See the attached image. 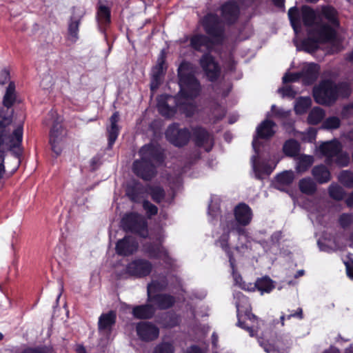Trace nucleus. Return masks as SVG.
<instances>
[{
	"label": "nucleus",
	"mask_w": 353,
	"mask_h": 353,
	"mask_svg": "<svg viewBox=\"0 0 353 353\" xmlns=\"http://www.w3.org/2000/svg\"><path fill=\"white\" fill-rule=\"evenodd\" d=\"M340 125V120L338 117H332L327 118L323 123V126L325 129H336Z\"/></svg>",
	"instance_id": "48"
},
{
	"label": "nucleus",
	"mask_w": 353,
	"mask_h": 353,
	"mask_svg": "<svg viewBox=\"0 0 353 353\" xmlns=\"http://www.w3.org/2000/svg\"><path fill=\"white\" fill-rule=\"evenodd\" d=\"M116 314L110 311L108 313L103 314L99 319V328L101 331L109 332L115 323Z\"/></svg>",
	"instance_id": "27"
},
{
	"label": "nucleus",
	"mask_w": 353,
	"mask_h": 353,
	"mask_svg": "<svg viewBox=\"0 0 353 353\" xmlns=\"http://www.w3.org/2000/svg\"><path fill=\"white\" fill-rule=\"evenodd\" d=\"M344 238L342 236H337L334 239L335 244V250H343L346 247V244L343 243ZM345 241L347 243V245L352 248H353V232H350L347 235L345 238Z\"/></svg>",
	"instance_id": "41"
},
{
	"label": "nucleus",
	"mask_w": 353,
	"mask_h": 353,
	"mask_svg": "<svg viewBox=\"0 0 353 353\" xmlns=\"http://www.w3.org/2000/svg\"><path fill=\"white\" fill-rule=\"evenodd\" d=\"M223 230H224V232L225 233H224L220 237V239L218 241V243L221 247V248L227 253L228 256L229 257V261H230V266L234 272V271L235 259L232 255V253L231 252V251L229 249L228 243V239H229V232H228L226 230H224L223 228Z\"/></svg>",
	"instance_id": "33"
},
{
	"label": "nucleus",
	"mask_w": 353,
	"mask_h": 353,
	"mask_svg": "<svg viewBox=\"0 0 353 353\" xmlns=\"http://www.w3.org/2000/svg\"><path fill=\"white\" fill-rule=\"evenodd\" d=\"M352 92L349 83L341 81L336 83L331 81H324L314 88L313 94L316 103L323 105L334 103L338 97L347 98Z\"/></svg>",
	"instance_id": "4"
},
{
	"label": "nucleus",
	"mask_w": 353,
	"mask_h": 353,
	"mask_svg": "<svg viewBox=\"0 0 353 353\" xmlns=\"http://www.w3.org/2000/svg\"><path fill=\"white\" fill-rule=\"evenodd\" d=\"M167 139L173 145L181 147L188 142L190 132L186 128H179L176 124L170 125L165 132Z\"/></svg>",
	"instance_id": "10"
},
{
	"label": "nucleus",
	"mask_w": 353,
	"mask_h": 353,
	"mask_svg": "<svg viewBox=\"0 0 353 353\" xmlns=\"http://www.w3.org/2000/svg\"><path fill=\"white\" fill-rule=\"evenodd\" d=\"M339 181L347 188L353 187V172L349 170H343L339 175Z\"/></svg>",
	"instance_id": "43"
},
{
	"label": "nucleus",
	"mask_w": 353,
	"mask_h": 353,
	"mask_svg": "<svg viewBox=\"0 0 353 353\" xmlns=\"http://www.w3.org/2000/svg\"><path fill=\"white\" fill-rule=\"evenodd\" d=\"M121 223L125 231L138 234L142 237L147 236V223L142 216L137 213H130L122 219Z\"/></svg>",
	"instance_id": "9"
},
{
	"label": "nucleus",
	"mask_w": 353,
	"mask_h": 353,
	"mask_svg": "<svg viewBox=\"0 0 353 353\" xmlns=\"http://www.w3.org/2000/svg\"><path fill=\"white\" fill-rule=\"evenodd\" d=\"M345 265L346 268V272L347 276L353 279V260H351L350 261L345 262Z\"/></svg>",
	"instance_id": "57"
},
{
	"label": "nucleus",
	"mask_w": 353,
	"mask_h": 353,
	"mask_svg": "<svg viewBox=\"0 0 353 353\" xmlns=\"http://www.w3.org/2000/svg\"><path fill=\"white\" fill-rule=\"evenodd\" d=\"M243 288L245 289V287ZM255 288H257L258 290L261 291V294L263 292L268 293L274 288V285L272 284V281L270 279L264 277L263 279H258L253 285L250 284V288H248L246 290L254 291Z\"/></svg>",
	"instance_id": "29"
},
{
	"label": "nucleus",
	"mask_w": 353,
	"mask_h": 353,
	"mask_svg": "<svg viewBox=\"0 0 353 353\" xmlns=\"http://www.w3.org/2000/svg\"><path fill=\"white\" fill-rule=\"evenodd\" d=\"M200 63L210 81L216 79L219 74V68L211 55L208 53L203 54Z\"/></svg>",
	"instance_id": "14"
},
{
	"label": "nucleus",
	"mask_w": 353,
	"mask_h": 353,
	"mask_svg": "<svg viewBox=\"0 0 353 353\" xmlns=\"http://www.w3.org/2000/svg\"><path fill=\"white\" fill-rule=\"evenodd\" d=\"M53 84V78L50 74L44 75L40 83L41 87L44 90H49L52 87Z\"/></svg>",
	"instance_id": "52"
},
{
	"label": "nucleus",
	"mask_w": 353,
	"mask_h": 353,
	"mask_svg": "<svg viewBox=\"0 0 353 353\" xmlns=\"http://www.w3.org/2000/svg\"><path fill=\"white\" fill-rule=\"evenodd\" d=\"M203 24L205 31L210 35L214 37H220L223 32V26L218 17L213 14H209L203 20Z\"/></svg>",
	"instance_id": "11"
},
{
	"label": "nucleus",
	"mask_w": 353,
	"mask_h": 353,
	"mask_svg": "<svg viewBox=\"0 0 353 353\" xmlns=\"http://www.w3.org/2000/svg\"><path fill=\"white\" fill-rule=\"evenodd\" d=\"M63 139V128L59 123H54L50 130V143L52 151L59 155L62 150L61 141Z\"/></svg>",
	"instance_id": "17"
},
{
	"label": "nucleus",
	"mask_w": 353,
	"mask_h": 353,
	"mask_svg": "<svg viewBox=\"0 0 353 353\" xmlns=\"http://www.w3.org/2000/svg\"><path fill=\"white\" fill-rule=\"evenodd\" d=\"M345 203L348 207L353 206V192L346 199Z\"/></svg>",
	"instance_id": "62"
},
{
	"label": "nucleus",
	"mask_w": 353,
	"mask_h": 353,
	"mask_svg": "<svg viewBox=\"0 0 353 353\" xmlns=\"http://www.w3.org/2000/svg\"><path fill=\"white\" fill-rule=\"evenodd\" d=\"M292 316H299L300 319H302L303 318L302 309L301 308H299L297 312H296L295 314L289 315L288 316V318L290 319Z\"/></svg>",
	"instance_id": "64"
},
{
	"label": "nucleus",
	"mask_w": 353,
	"mask_h": 353,
	"mask_svg": "<svg viewBox=\"0 0 353 353\" xmlns=\"http://www.w3.org/2000/svg\"><path fill=\"white\" fill-rule=\"evenodd\" d=\"M261 345L263 347L264 350L267 353H274L276 352H279V345H276V346L268 343H261Z\"/></svg>",
	"instance_id": "56"
},
{
	"label": "nucleus",
	"mask_w": 353,
	"mask_h": 353,
	"mask_svg": "<svg viewBox=\"0 0 353 353\" xmlns=\"http://www.w3.org/2000/svg\"><path fill=\"white\" fill-rule=\"evenodd\" d=\"M22 353H46L45 350L42 349H28L23 351Z\"/></svg>",
	"instance_id": "61"
},
{
	"label": "nucleus",
	"mask_w": 353,
	"mask_h": 353,
	"mask_svg": "<svg viewBox=\"0 0 353 353\" xmlns=\"http://www.w3.org/2000/svg\"><path fill=\"white\" fill-rule=\"evenodd\" d=\"M282 237V234L280 231H277L276 232H274L272 236H271V238H270V240H271V242L273 243V244H276L279 242V241L281 240Z\"/></svg>",
	"instance_id": "58"
},
{
	"label": "nucleus",
	"mask_w": 353,
	"mask_h": 353,
	"mask_svg": "<svg viewBox=\"0 0 353 353\" xmlns=\"http://www.w3.org/2000/svg\"><path fill=\"white\" fill-rule=\"evenodd\" d=\"M301 79V72L296 73H287L283 77V83L296 81Z\"/></svg>",
	"instance_id": "53"
},
{
	"label": "nucleus",
	"mask_w": 353,
	"mask_h": 353,
	"mask_svg": "<svg viewBox=\"0 0 353 353\" xmlns=\"http://www.w3.org/2000/svg\"><path fill=\"white\" fill-rule=\"evenodd\" d=\"M320 151L326 157L327 164L336 163L339 166L347 165L350 158L346 152L342 151L341 143L336 141L325 142L320 146Z\"/></svg>",
	"instance_id": "7"
},
{
	"label": "nucleus",
	"mask_w": 353,
	"mask_h": 353,
	"mask_svg": "<svg viewBox=\"0 0 353 353\" xmlns=\"http://www.w3.org/2000/svg\"><path fill=\"white\" fill-rule=\"evenodd\" d=\"M196 68L192 64L183 61L178 68L180 91L176 97L163 95L158 99L157 108L165 117H171L176 110L191 117L196 110L194 99L201 92V85L194 77Z\"/></svg>",
	"instance_id": "1"
},
{
	"label": "nucleus",
	"mask_w": 353,
	"mask_h": 353,
	"mask_svg": "<svg viewBox=\"0 0 353 353\" xmlns=\"http://www.w3.org/2000/svg\"><path fill=\"white\" fill-rule=\"evenodd\" d=\"M311 105V99L310 97H301L296 101L294 110L297 114H301L307 111Z\"/></svg>",
	"instance_id": "39"
},
{
	"label": "nucleus",
	"mask_w": 353,
	"mask_h": 353,
	"mask_svg": "<svg viewBox=\"0 0 353 353\" xmlns=\"http://www.w3.org/2000/svg\"><path fill=\"white\" fill-rule=\"evenodd\" d=\"M235 250L241 254H244L248 250V245L245 243H241V245L235 246Z\"/></svg>",
	"instance_id": "60"
},
{
	"label": "nucleus",
	"mask_w": 353,
	"mask_h": 353,
	"mask_svg": "<svg viewBox=\"0 0 353 353\" xmlns=\"http://www.w3.org/2000/svg\"><path fill=\"white\" fill-rule=\"evenodd\" d=\"M145 192L150 194L152 199L157 203H161L165 197V190L159 185H148L146 188Z\"/></svg>",
	"instance_id": "35"
},
{
	"label": "nucleus",
	"mask_w": 353,
	"mask_h": 353,
	"mask_svg": "<svg viewBox=\"0 0 353 353\" xmlns=\"http://www.w3.org/2000/svg\"><path fill=\"white\" fill-rule=\"evenodd\" d=\"M145 249L150 257L160 259L165 261L168 259L167 250L160 245L150 243Z\"/></svg>",
	"instance_id": "28"
},
{
	"label": "nucleus",
	"mask_w": 353,
	"mask_h": 353,
	"mask_svg": "<svg viewBox=\"0 0 353 353\" xmlns=\"http://www.w3.org/2000/svg\"><path fill=\"white\" fill-rule=\"evenodd\" d=\"M149 300L153 301L159 309L164 310L170 307L174 304V298L169 294H159L148 298Z\"/></svg>",
	"instance_id": "25"
},
{
	"label": "nucleus",
	"mask_w": 353,
	"mask_h": 353,
	"mask_svg": "<svg viewBox=\"0 0 353 353\" xmlns=\"http://www.w3.org/2000/svg\"><path fill=\"white\" fill-rule=\"evenodd\" d=\"M328 191L330 196L335 200H341L344 196L343 188L337 184H331Z\"/></svg>",
	"instance_id": "45"
},
{
	"label": "nucleus",
	"mask_w": 353,
	"mask_h": 353,
	"mask_svg": "<svg viewBox=\"0 0 353 353\" xmlns=\"http://www.w3.org/2000/svg\"><path fill=\"white\" fill-rule=\"evenodd\" d=\"M97 17L99 21L102 24H107L110 21V9L103 5L99 7L97 12Z\"/></svg>",
	"instance_id": "42"
},
{
	"label": "nucleus",
	"mask_w": 353,
	"mask_h": 353,
	"mask_svg": "<svg viewBox=\"0 0 353 353\" xmlns=\"http://www.w3.org/2000/svg\"><path fill=\"white\" fill-rule=\"evenodd\" d=\"M234 219L230 215L225 216L221 221V226L228 232L234 231L238 234L240 241L241 236H245L246 231L243 228L248 225L253 217V212L250 207L245 203H239L234 208Z\"/></svg>",
	"instance_id": "6"
},
{
	"label": "nucleus",
	"mask_w": 353,
	"mask_h": 353,
	"mask_svg": "<svg viewBox=\"0 0 353 353\" xmlns=\"http://www.w3.org/2000/svg\"><path fill=\"white\" fill-rule=\"evenodd\" d=\"M252 168L257 179H261L263 174H270L272 168L268 163L259 161L256 156L252 157Z\"/></svg>",
	"instance_id": "26"
},
{
	"label": "nucleus",
	"mask_w": 353,
	"mask_h": 353,
	"mask_svg": "<svg viewBox=\"0 0 353 353\" xmlns=\"http://www.w3.org/2000/svg\"><path fill=\"white\" fill-rule=\"evenodd\" d=\"M85 12L80 8H74L68 26V39L75 42L78 39L79 26Z\"/></svg>",
	"instance_id": "15"
},
{
	"label": "nucleus",
	"mask_w": 353,
	"mask_h": 353,
	"mask_svg": "<svg viewBox=\"0 0 353 353\" xmlns=\"http://www.w3.org/2000/svg\"><path fill=\"white\" fill-rule=\"evenodd\" d=\"M187 353H202L200 348L196 346H192L191 348L187 352Z\"/></svg>",
	"instance_id": "63"
},
{
	"label": "nucleus",
	"mask_w": 353,
	"mask_h": 353,
	"mask_svg": "<svg viewBox=\"0 0 353 353\" xmlns=\"http://www.w3.org/2000/svg\"><path fill=\"white\" fill-rule=\"evenodd\" d=\"M191 46L197 51L205 52L212 47L210 39L203 35H195L191 38Z\"/></svg>",
	"instance_id": "23"
},
{
	"label": "nucleus",
	"mask_w": 353,
	"mask_h": 353,
	"mask_svg": "<svg viewBox=\"0 0 353 353\" xmlns=\"http://www.w3.org/2000/svg\"><path fill=\"white\" fill-rule=\"evenodd\" d=\"M192 137L197 146L204 148L207 152L211 150L213 145L212 137L205 129L200 127L194 128Z\"/></svg>",
	"instance_id": "13"
},
{
	"label": "nucleus",
	"mask_w": 353,
	"mask_h": 353,
	"mask_svg": "<svg viewBox=\"0 0 353 353\" xmlns=\"http://www.w3.org/2000/svg\"><path fill=\"white\" fill-rule=\"evenodd\" d=\"M164 59L163 57L158 59L157 64L152 69V81L150 88L152 90L157 89L161 82V79L164 73Z\"/></svg>",
	"instance_id": "22"
},
{
	"label": "nucleus",
	"mask_w": 353,
	"mask_h": 353,
	"mask_svg": "<svg viewBox=\"0 0 353 353\" xmlns=\"http://www.w3.org/2000/svg\"><path fill=\"white\" fill-rule=\"evenodd\" d=\"M132 314L137 319H150L154 314V308L151 305H138L133 308Z\"/></svg>",
	"instance_id": "31"
},
{
	"label": "nucleus",
	"mask_w": 353,
	"mask_h": 353,
	"mask_svg": "<svg viewBox=\"0 0 353 353\" xmlns=\"http://www.w3.org/2000/svg\"><path fill=\"white\" fill-rule=\"evenodd\" d=\"M300 191L307 195H313L317 190L316 182L310 177H305L299 182Z\"/></svg>",
	"instance_id": "30"
},
{
	"label": "nucleus",
	"mask_w": 353,
	"mask_h": 353,
	"mask_svg": "<svg viewBox=\"0 0 353 353\" xmlns=\"http://www.w3.org/2000/svg\"><path fill=\"white\" fill-rule=\"evenodd\" d=\"M301 19L308 32V38L303 41V48L310 53L318 49L319 43L334 39L340 26L338 12L330 6L316 10L303 6Z\"/></svg>",
	"instance_id": "2"
},
{
	"label": "nucleus",
	"mask_w": 353,
	"mask_h": 353,
	"mask_svg": "<svg viewBox=\"0 0 353 353\" xmlns=\"http://www.w3.org/2000/svg\"><path fill=\"white\" fill-rule=\"evenodd\" d=\"M152 270V264L146 259H137L129 263L121 276L127 278L128 276L135 278H143L150 274Z\"/></svg>",
	"instance_id": "8"
},
{
	"label": "nucleus",
	"mask_w": 353,
	"mask_h": 353,
	"mask_svg": "<svg viewBox=\"0 0 353 353\" xmlns=\"http://www.w3.org/2000/svg\"><path fill=\"white\" fill-rule=\"evenodd\" d=\"M14 147H8L6 143H0V179H2L5 173L4 168V151L12 149Z\"/></svg>",
	"instance_id": "47"
},
{
	"label": "nucleus",
	"mask_w": 353,
	"mask_h": 353,
	"mask_svg": "<svg viewBox=\"0 0 353 353\" xmlns=\"http://www.w3.org/2000/svg\"><path fill=\"white\" fill-rule=\"evenodd\" d=\"M16 101L15 85L10 82L3 98V104L6 109L0 110V143H6L8 147H19L23 137L21 124L14 127L10 134L13 110L10 108Z\"/></svg>",
	"instance_id": "3"
},
{
	"label": "nucleus",
	"mask_w": 353,
	"mask_h": 353,
	"mask_svg": "<svg viewBox=\"0 0 353 353\" xmlns=\"http://www.w3.org/2000/svg\"><path fill=\"white\" fill-rule=\"evenodd\" d=\"M288 17L294 32L297 33L301 28V15L299 10L296 7L291 8L288 10Z\"/></svg>",
	"instance_id": "36"
},
{
	"label": "nucleus",
	"mask_w": 353,
	"mask_h": 353,
	"mask_svg": "<svg viewBox=\"0 0 353 353\" xmlns=\"http://www.w3.org/2000/svg\"><path fill=\"white\" fill-rule=\"evenodd\" d=\"M219 208L217 206H214L212 203H210L209 205V211L208 213L210 215L212 216L213 217H215L219 214Z\"/></svg>",
	"instance_id": "59"
},
{
	"label": "nucleus",
	"mask_w": 353,
	"mask_h": 353,
	"mask_svg": "<svg viewBox=\"0 0 353 353\" xmlns=\"http://www.w3.org/2000/svg\"><path fill=\"white\" fill-rule=\"evenodd\" d=\"M353 223L352 214L343 213L339 217V223L343 228L349 227Z\"/></svg>",
	"instance_id": "50"
},
{
	"label": "nucleus",
	"mask_w": 353,
	"mask_h": 353,
	"mask_svg": "<svg viewBox=\"0 0 353 353\" xmlns=\"http://www.w3.org/2000/svg\"><path fill=\"white\" fill-rule=\"evenodd\" d=\"M236 306L237 308V315L239 317V321L237 323V325L248 330L251 336L254 335V330L248 325H245L244 322L241 321V319L243 316V313H244L245 316L249 319L250 321H254L256 319V316L250 312V306L249 304L243 308V305H241V301H238L236 303Z\"/></svg>",
	"instance_id": "20"
},
{
	"label": "nucleus",
	"mask_w": 353,
	"mask_h": 353,
	"mask_svg": "<svg viewBox=\"0 0 353 353\" xmlns=\"http://www.w3.org/2000/svg\"><path fill=\"white\" fill-rule=\"evenodd\" d=\"M279 92L281 93L283 97L294 98L296 95V92L291 86L283 87V88L279 89Z\"/></svg>",
	"instance_id": "55"
},
{
	"label": "nucleus",
	"mask_w": 353,
	"mask_h": 353,
	"mask_svg": "<svg viewBox=\"0 0 353 353\" xmlns=\"http://www.w3.org/2000/svg\"><path fill=\"white\" fill-rule=\"evenodd\" d=\"M320 67L314 63H305L302 67L301 79L305 85L312 84L318 78Z\"/></svg>",
	"instance_id": "16"
},
{
	"label": "nucleus",
	"mask_w": 353,
	"mask_h": 353,
	"mask_svg": "<svg viewBox=\"0 0 353 353\" xmlns=\"http://www.w3.org/2000/svg\"><path fill=\"white\" fill-rule=\"evenodd\" d=\"M141 159L133 163L134 172L144 180H150L155 174L154 163H161L162 154L153 145H145L139 151Z\"/></svg>",
	"instance_id": "5"
},
{
	"label": "nucleus",
	"mask_w": 353,
	"mask_h": 353,
	"mask_svg": "<svg viewBox=\"0 0 353 353\" xmlns=\"http://www.w3.org/2000/svg\"><path fill=\"white\" fill-rule=\"evenodd\" d=\"M142 191L139 186L128 188L127 190V195L134 202H140L143 198Z\"/></svg>",
	"instance_id": "46"
},
{
	"label": "nucleus",
	"mask_w": 353,
	"mask_h": 353,
	"mask_svg": "<svg viewBox=\"0 0 353 353\" xmlns=\"http://www.w3.org/2000/svg\"><path fill=\"white\" fill-rule=\"evenodd\" d=\"M168 285L166 279L163 277L159 280H153L150 284L148 285V295L150 298L151 294L157 291L163 290Z\"/></svg>",
	"instance_id": "37"
},
{
	"label": "nucleus",
	"mask_w": 353,
	"mask_h": 353,
	"mask_svg": "<svg viewBox=\"0 0 353 353\" xmlns=\"http://www.w3.org/2000/svg\"><path fill=\"white\" fill-rule=\"evenodd\" d=\"M154 353H173V347L169 343H163L155 348Z\"/></svg>",
	"instance_id": "51"
},
{
	"label": "nucleus",
	"mask_w": 353,
	"mask_h": 353,
	"mask_svg": "<svg viewBox=\"0 0 353 353\" xmlns=\"http://www.w3.org/2000/svg\"><path fill=\"white\" fill-rule=\"evenodd\" d=\"M119 121V114L115 112L110 118V125L107 127L108 137V148H111L114 143L119 133V127L118 122Z\"/></svg>",
	"instance_id": "21"
},
{
	"label": "nucleus",
	"mask_w": 353,
	"mask_h": 353,
	"mask_svg": "<svg viewBox=\"0 0 353 353\" xmlns=\"http://www.w3.org/2000/svg\"><path fill=\"white\" fill-rule=\"evenodd\" d=\"M272 112L274 116L279 118H287L290 114L289 111H285L283 109L278 108L274 105L272 106Z\"/></svg>",
	"instance_id": "54"
},
{
	"label": "nucleus",
	"mask_w": 353,
	"mask_h": 353,
	"mask_svg": "<svg viewBox=\"0 0 353 353\" xmlns=\"http://www.w3.org/2000/svg\"><path fill=\"white\" fill-rule=\"evenodd\" d=\"M294 179V174L292 171H285L278 174L276 181L281 185H290Z\"/></svg>",
	"instance_id": "44"
},
{
	"label": "nucleus",
	"mask_w": 353,
	"mask_h": 353,
	"mask_svg": "<svg viewBox=\"0 0 353 353\" xmlns=\"http://www.w3.org/2000/svg\"><path fill=\"white\" fill-rule=\"evenodd\" d=\"M314 158L312 156L301 154L296 159V170L299 173H303L307 171L312 165Z\"/></svg>",
	"instance_id": "34"
},
{
	"label": "nucleus",
	"mask_w": 353,
	"mask_h": 353,
	"mask_svg": "<svg viewBox=\"0 0 353 353\" xmlns=\"http://www.w3.org/2000/svg\"><path fill=\"white\" fill-rule=\"evenodd\" d=\"M325 116L324 111L321 108H314L310 112L307 121L310 123L315 125L319 123Z\"/></svg>",
	"instance_id": "40"
},
{
	"label": "nucleus",
	"mask_w": 353,
	"mask_h": 353,
	"mask_svg": "<svg viewBox=\"0 0 353 353\" xmlns=\"http://www.w3.org/2000/svg\"><path fill=\"white\" fill-rule=\"evenodd\" d=\"M143 208L145 210L148 216L155 215L158 212L157 207L148 200H144L143 201Z\"/></svg>",
	"instance_id": "49"
},
{
	"label": "nucleus",
	"mask_w": 353,
	"mask_h": 353,
	"mask_svg": "<svg viewBox=\"0 0 353 353\" xmlns=\"http://www.w3.org/2000/svg\"><path fill=\"white\" fill-rule=\"evenodd\" d=\"M137 333L139 337L144 341L156 339L159 334V328L150 322H140L137 325Z\"/></svg>",
	"instance_id": "12"
},
{
	"label": "nucleus",
	"mask_w": 353,
	"mask_h": 353,
	"mask_svg": "<svg viewBox=\"0 0 353 353\" xmlns=\"http://www.w3.org/2000/svg\"><path fill=\"white\" fill-rule=\"evenodd\" d=\"M239 8L233 1L225 3L221 8V16L225 23L230 24L234 23L239 17Z\"/></svg>",
	"instance_id": "19"
},
{
	"label": "nucleus",
	"mask_w": 353,
	"mask_h": 353,
	"mask_svg": "<svg viewBox=\"0 0 353 353\" xmlns=\"http://www.w3.org/2000/svg\"><path fill=\"white\" fill-rule=\"evenodd\" d=\"M312 174L316 181L320 184L326 183L331 179L330 170L323 165L314 166L312 170Z\"/></svg>",
	"instance_id": "24"
},
{
	"label": "nucleus",
	"mask_w": 353,
	"mask_h": 353,
	"mask_svg": "<svg viewBox=\"0 0 353 353\" xmlns=\"http://www.w3.org/2000/svg\"><path fill=\"white\" fill-rule=\"evenodd\" d=\"M283 150L286 155L295 157L299 152V144L296 141L290 139L285 143Z\"/></svg>",
	"instance_id": "38"
},
{
	"label": "nucleus",
	"mask_w": 353,
	"mask_h": 353,
	"mask_svg": "<svg viewBox=\"0 0 353 353\" xmlns=\"http://www.w3.org/2000/svg\"><path fill=\"white\" fill-rule=\"evenodd\" d=\"M274 125V122L269 120L262 122L256 129L257 138L265 139L273 136L274 134L273 130Z\"/></svg>",
	"instance_id": "32"
},
{
	"label": "nucleus",
	"mask_w": 353,
	"mask_h": 353,
	"mask_svg": "<svg viewBox=\"0 0 353 353\" xmlns=\"http://www.w3.org/2000/svg\"><path fill=\"white\" fill-rule=\"evenodd\" d=\"M138 248L137 241L131 236H125L119 240L116 245V250L118 254L128 256L133 254Z\"/></svg>",
	"instance_id": "18"
}]
</instances>
